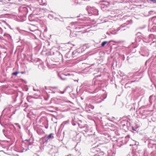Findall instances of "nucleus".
Segmentation results:
<instances>
[{"label":"nucleus","instance_id":"6e6552de","mask_svg":"<svg viewBox=\"0 0 156 156\" xmlns=\"http://www.w3.org/2000/svg\"><path fill=\"white\" fill-rule=\"evenodd\" d=\"M22 73L23 74V73H24V72H22Z\"/></svg>","mask_w":156,"mask_h":156},{"label":"nucleus","instance_id":"f03ea898","mask_svg":"<svg viewBox=\"0 0 156 156\" xmlns=\"http://www.w3.org/2000/svg\"><path fill=\"white\" fill-rule=\"evenodd\" d=\"M19 73V72H15L14 73H13L12 74L13 75H16V76Z\"/></svg>","mask_w":156,"mask_h":156},{"label":"nucleus","instance_id":"0eeeda50","mask_svg":"<svg viewBox=\"0 0 156 156\" xmlns=\"http://www.w3.org/2000/svg\"><path fill=\"white\" fill-rule=\"evenodd\" d=\"M60 78L62 80H64L65 79H63L61 77H60Z\"/></svg>","mask_w":156,"mask_h":156},{"label":"nucleus","instance_id":"423d86ee","mask_svg":"<svg viewBox=\"0 0 156 156\" xmlns=\"http://www.w3.org/2000/svg\"><path fill=\"white\" fill-rule=\"evenodd\" d=\"M64 93V92H61V94H63Z\"/></svg>","mask_w":156,"mask_h":156},{"label":"nucleus","instance_id":"f257e3e1","mask_svg":"<svg viewBox=\"0 0 156 156\" xmlns=\"http://www.w3.org/2000/svg\"><path fill=\"white\" fill-rule=\"evenodd\" d=\"M107 43V41H104L101 44V46L103 47Z\"/></svg>","mask_w":156,"mask_h":156},{"label":"nucleus","instance_id":"20e7f679","mask_svg":"<svg viewBox=\"0 0 156 156\" xmlns=\"http://www.w3.org/2000/svg\"><path fill=\"white\" fill-rule=\"evenodd\" d=\"M54 135L53 133H51L49 134V138L52 137V136Z\"/></svg>","mask_w":156,"mask_h":156},{"label":"nucleus","instance_id":"7ed1b4c3","mask_svg":"<svg viewBox=\"0 0 156 156\" xmlns=\"http://www.w3.org/2000/svg\"><path fill=\"white\" fill-rule=\"evenodd\" d=\"M39 2V3H40V5H43V4L42 3V0H38Z\"/></svg>","mask_w":156,"mask_h":156},{"label":"nucleus","instance_id":"39448f33","mask_svg":"<svg viewBox=\"0 0 156 156\" xmlns=\"http://www.w3.org/2000/svg\"><path fill=\"white\" fill-rule=\"evenodd\" d=\"M74 81H77V82H78V80H74Z\"/></svg>","mask_w":156,"mask_h":156}]
</instances>
